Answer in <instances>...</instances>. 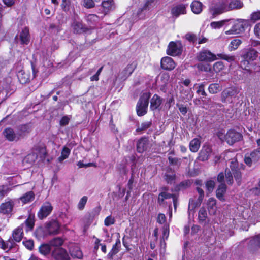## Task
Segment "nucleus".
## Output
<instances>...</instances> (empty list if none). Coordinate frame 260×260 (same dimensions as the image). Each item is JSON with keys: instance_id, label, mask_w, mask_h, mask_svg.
<instances>
[{"instance_id": "7c9ffc66", "label": "nucleus", "mask_w": 260, "mask_h": 260, "mask_svg": "<svg viewBox=\"0 0 260 260\" xmlns=\"http://www.w3.org/2000/svg\"><path fill=\"white\" fill-rule=\"evenodd\" d=\"M167 53L171 56H176L179 54V48L176 42L172 41L169 43Z\"/></svg>"}, {"instance_id": "6e6552de", "label": "nucleus", "mask_w": 260, "mask_h": 260, "mask_svg": "<svg viewBox=\"0 0 260 260\" xmlns=\"http://www.w3.org/2000/svg\"><path fill=\"white\" fill-rule=\"evenodd\" d=\"M197 59L200 61L212 62L217 59L216 55L208 50H202L197 55Z\"/></svg>"}, {"instance_id": "f8f14e48", "label": "nucleus", "mask_w": 260, "mask_h": 260, "mask_svg": "<svg viewBox=\"0 0 260 260\" xmlns=\"http://www.w3.org/2000/svg\"><path fill=\"white\" fill-rule=\"evenodd\" d=\"M173 199L174 209H177V198L174 194H171L167 192H161L159 193L157 199V203L160 206H164L165 204V200L169 199Z\"/></svg>"}, {"instance_id": "f03ea898", "label": "nucleus", "mask_w": 260, "mask_h": 260, "mask_svg": "<svg viewBox=\"0 0 260 260\" xmlns=\"http://www.w3.org/2000/svg\"><path fill=\"white\" fill-rule=\"evenodd\" d=\"M101 210L100 206L94 207L89 210L82 219V222L85 226H89L100 214Z\"/></svg>"}, {"instance_id": "423d86ee", "label": "nucleus", "mask_w": 260, "mask_h": 260, "mask_svg": "<svg viewBox=\"0 0 260 260\" xmlns=\"http://www.w3.org/2000/svg\"><path fill=\"white\" fill-rule=\"evenodd\" d=\"M210 11L213 16L229 11L228 1L221 0L219 1L210 8Z\"/></svg>"}, {"instance_id": "79ce46f5", "label": "nucleus", "mask_w": 260, "mask_h": 260, "mask_svg": "<svg viewBox=\"0 0 260 260\" xmlns=\"http://www.w3.org/2000/svg\"><path fill=\"white\" fill-rule=\"evenodd\" d=\"M192 11L195 14H199L202 11V4L199 1H194L191 5Z\"/></svg>"}, {"instance_id": "4be33fe9", "label": "nucleus", "mask_w": 260, "mask_h": 260, "mask_svg": "<svg viewBox=\"0 0 260 260\" xmlns=\"http://www.w3.org/2000/svg\"><path fill=\"white\" fill-rule=\"evenodd\" d=\"M236 79L238 80H251L253 75L252 72L250 69L239 70L236 71Z\"/></svg>"}, {"instance_id": "680f3d73", "label": "nucleus", "mask_w": 260, "mask_h": 260, "mask_svg": "<svg viewBox=\"0 0 260 260\" xmlns=\"http://www.w3.org/2000/svg\"><path fill=\"white\" fill-rule=\"evenodd\" d=\"M115 218L111 215H109L106 217L104 220V224L106 226H109L115 223Z\"/></svg>"}, {"instance_id": "052dcab7", "label": "nucleus", "mask_w": 260, "mask_h": 260, "mask_svg": "<svg viewBox=\"0 0 260 260\" xmlns=\"http://www.w3.org/2000/svg\"><path fill=\"white\" fill-rule=\"evenodd\" d=\"M224 68V65L222 61H217L213 65V70L216 72H219L222 71Z\"/></svg>"}, {"instance_id": "338daca9", "label": "nucleus", "mask_w": 260, "mask_h": 260, "mask_svg": "<svg viewBox=\"0 0 260 260\" xmlns=\"http://www.w3.org/2000/svg\"><path fill=\"white\" fill-rule=\"evenodd\" d=\"M260 20V11L254 12L250 15V20L255 22Z\"/></svg>"}, {"instance_id": "2f4dec72", "label": "nucleus", "mask_w": 260, "mask_h": 260, "mask_svg": "<svg viewBox=\"0 0 260 260\" xmlns=\"http://www.w3.org/2000/svg\"><path fill=\"white\" fill-rule=\"evenodd\" d=\"M248 247L255 250L260 248V234L253 237L249 241Z\"/></svg>"}, {"instance_id": "c9c22d12", "label": "nucleus", "mask_w": 260, "mask_h": 260, "mask_svg": "<svg viewBox=\"0 0 260 260\" xmlns=\"http://www.w3.org/2000/svg\"><path fill=\"white\" fill-rule=\"evenodd\" d=\"M258 57V52L254 49H249L244 55V57L248 60L254 61Z\"/></svg>"}, {"instance_id": "4468645a", "label": "nucleus", "mask_w": 260, "mask_h": 260, "mask_svg": "<svg viewBox=\"0 0 260 260\" xmlns=\"http://www.w3.org/2000/svg\"><path fill=\"white\" fill-rule=\"evenodd\" d=\"M149 146L150 142L148 138L146 137H142L137 142L136 150L138 153H143L147 150Z\"/></svg>"}, {"instance_id": "09e8293b", "label": "nucleus", "mask_w": 260, "mask_h": 260, "mask_svg": "<svg viewBox=\"0 0 260 260\" xmlns=\"http://www.w3.org/2000/svg\"><path fill=\"white\" fill-rule=\"evenodd\" d=\"M225 180L226 183L229 185H232L233 184V175L231 171L229 169H226L225 170Z\"/></svg>"}, {"instance_id": "f257e3e1", "label": "nucleus", "mask_w": 260, "mask_h": 260, "mask_svg": "<svg viewBox=\"0 0 260 260\" xmlns=\"http://www.w3.org/2000/svg\"><path fill=\"white\" fill-rule=\"evenodd\" d=\"M151 95V94L150 92H146L140 96L136 108L138 116H143L147 113Z\"/></svg>"}, {"instance_id": "6e6d98bb", "label": "nucleus", "mask_w": 260, "mask_h": 260, "mask_svg": "<svg viewBox=\"0 0 260 260\" xmlns=\"http://www.w3.org/2000/svg\"><path fill=\"white\" fill-rule=\"evenodd\" d=\"M134 181V176L133 173H132V175L128 181V183H127V187H128L129 190L127 191V194L125 197L126 199H127L128 196L130 194L131 192L132 191V190L133 189V184Z\"/></svg>"}, {"instance_id": "20e7f679", "label": "nucleus", "mask_w": 260, "mask_h": 260, "mask_svg": "<svg viewBox=\"0 0 260 260\" xmlns=\"http://www.w3.org/2000/svg\"><path fill=\"white\" fill-rule=\"evenodd\" d=\"M225 141L230 145H233L236 142L241 141L243 139L242 135L233 129L228 131L224 136Z\"/></svg>"}, {"instance_id": "37998d69", "label": "nucleus", "mask_w": 260, "mask_h": 260, "mask_svg": "<svg viewBox=\"0 0 260 260\" xmlns=\"http://www.w3.org/2000/svg\"><path fill=\"white\" fill-rule=\"evenodd\" d=\"M169 235V226L168 224H165L162 227V238L160 239V244L164 243V245H166L165 240H167Z\"/></svg>"}, {"instance_id": "9b49d317", "label": "nucleus", "mask_w": 260, "mask_h": 260, "mask_svg": "<svg viewBox=\"0 0 260 260\" xmlns=\"http://www.w3.org/2000/svg\"><path fill=\"white\" fill-rule=\"evenodd\" d=\"M239 91L236 87H230L224 89L221 93V101L225 103L230 98L236 96Z\"/></svg>"}, {"instance_id": "39448f33", "label": "nucleus", "mask_w": 260, "mask_h": 260, "mask_svg": "<svg viewBox=\"0 0 260 260\" xmlns=\"http://www.w3.org/2000/svg\"><path fill=\"white\" fill-rule=\"evenodd\" d=\"M53 207L50 202L46 201L41 205L37 213V217L40 220H43L48 217L52 212Z\"/></svg>"}, {"instance_id": "13d9d810", "label": "nucleus", "mask_w": 260, "mask_h": 260, "mask_svg": "<svg viewBox=\"0 0 260 260\" xmlns=\"http://www.w3.org/2000/svg\"><path fill=\"white\" fill-rule=\"evenodd\" d=\"M228 21V20H223L220 21L212 22L211 23L210 25L214 29L220 28L223 26Z\"/></svg>"}, {"instance_id": "69168bd1", "label": "nucleus", "mask_w": 260, "mask_h": 260, "mask_svg": "<svg viewBox=\"0 0 260 260\" xmlns=\"http://www.w3.org/2000/svg\"><path fill=\"white\" fill-rule=\"evenodd\" d=\"M119 252V250L115 247V245H113L112 249L109 251L107 254L108 258L112 259L114 255L116 254Z\"/></svg>"}, {"instance_id": "bf43d9fd", "label": "nucleus", "mask_w": 260, "mask_h": 260, "mask_svg": "<svg viewBox=\"0 0 260 260\" xmlns=\"http://www.w3.org/2000/svg\"><path fill=\"white\" fill-rule=\"evenodd\" d=\"M88 198L87 196H83L79 201L78 204V208L80 210L84 209L85 206L87 202Z\"/></svg>"}, {"instance_id": "a211bd4d", "label": "nucleus", "mask_w": 260, "mask_h": 260, "mask_svg": "<svg viewBox=\"0 0 260 260\" xmlns=\"http://www.w3.org/2000/svg\"><path fill=\"white\" fill-rule=\"evenodd\" d=\"M196 190L199 193V197L196 201L192 199H190L189 200V207H191L194 209L201 205L204 199L205 194L204 190L200 187H196Z\"/></svg>"}, {"instance_id": "ea45409f", "label": "nucleus", "mask_w": 260, "mask_h": 260, "mask_svg": "<svg viewBox=\"0 0 260 260\" xmlns=\"http://www.w3.org/2000/svg\"><path fill=\"white\" fill-rule=\"evenodd\" d=\"M71 153V149L66 146H64L61 151L60 156L58 158L59 162H62L68 158Z\"/></svg>"}, {"instance_id": "e2e57ef3", "label": "nucleus", "mask_w": 260, "mask_h": 260, "mask_svg": "<svg viewBox=\"0 0 260 260\" xmlns=\"http://www.w3.org/2000/svg\"><path fill=\"white\" fill-rule=\"evenodd\" d=\"M9 191V189L5 185L0 186V200L2 199L7 194Z\"/></svg>"}, {"instance_id": "f3484780", "label": "nucleus", "mask_w": 260, "mask_h": 260, "mask_svg": "<svg viewBox=\"0 0 260 260\" xmlns=\"http://www.w3.org/2000/svg\"><path fill=\"white\" fill-rule=\"evenodd\" d=\"M33 151L42 160H44L47 156L46 147L44 143H39L34 145Z\"/></svg>"}, {"instance_id": "864d4df0", "label": "nucleus", "mask_w": 260, "mask_h": 260, "mask_svg": "<svg viewBox=\"0 0 260 260\" xmlns=\"http://www.w3.org/2000/svg\"><path fill=\"white\" fill-rule=\"evenodd\" d=\"M215 186V183L212 180H207L205 183L206 189L208 193H211L213 191Z\"/></svg>"}, {"instance_id": "4d7b16f0", "label": "nucleus", "mask_w": 260, "mask_h": 260, "mask_svg": "<svg viewBox=\"0 0 260 260\" xmlns=\"http://www.w3.org/2000/svg\"><path fill=\"white\" fill-rule=\"evenodd\" d=\"M169 78V75L168 73H161L157 77L155 81H168Z\"/></svg>"}, {"instance_id": "774afa93", "label": "nucleus", "mask_w": 260, "mask_h": 260, "mask_svg": "<svg viewBox=\"0 0 260 260\" xmlns=\"http://www.w3.org/2000/svg\"><path fill=\"white\" fill-rule=\"evenodd\" d=\"M71 0H62L61 7L64 11L67 12L69 10Z\"/></svg>"}, {"instance_id": "2eb2a0df", "label": "nucleus", "mask_w": 260, "mask_h": 260, "mask_svg": "<svg viewBox=\"0 0 260 260\" xmlns=\"http://www.w3.org/2000/svg\"><path fill=\"white\" fill-rule=\"evenodd\" d=\"M2 134L5 139L9 142L18 141L19 140V137L17 133H16L13 128L10 127L5 128Z\"/></svg>"}, {"instance_id": "bb28decb", "label": "nucleus", "mask_w": 260, "mask_h": 260, "mask_svg": "<svg viewBox=\"0 0 260 260\" xmlns=\"http://www.w3.org/2000/svg\"><path fill=\"white\" fill-rule=\"evenodd\" d=\"M31 126L29 123L21 124L18 126L17 135L21 138H24L26 134H28L30 131Z\"/></svg>"}, {"instance_id": "49530a36", "label": "nucleus", "mask_w": 260, "mask_h": 260, "mask_svg": "<svg viewBox=\"0 0 260 260\" xmlns=\"http://www.w3.org/2000/svg\"><path fill=\"white\" fill-rule=\"evenodd\" d=\"M217 56L219 58L226 60L228 62H234L236 60V57L234 55H231L224 53L217 54Z\"/></svg>"}, {"instance_id": "aec40b11", "label": "nucleus", "mask_w": 260, "mask_h": 260, "mask_svg": "<svg viewBox=\"0 0 260 260\" xmlns=\"http://www.w3.org/2000/svg\"><path fill=\"white\" fill-rule=\"evenodd\" d=\"M249 25V20L247 19H238L233 25L238 34L244 32L245 28Z\"/></svg>"}, {"instance_id": "0e129e2a", "label": "nucleus", "mask_w": 260, "mask_h": 260, "mask_svg": "<svg viewBox=\"0 0 260 260\" xmlns=\"http://www.w3.org/2000/svg\"><path fill=\"white\" fill-rule=\"evenodd\" d=\"M23 244L25 247L29 250H32L34 247V242L33 240H28L23 241Z\"/></svg>"}, {"instance_id": "473e14b6", "label": "nucleus", "mask_w": 260, "mask_h": 260, "mask_svg": "<svg viewBox=\"0 0 260 260\" xmlns=\"http://www.w3.org/2000/svg\"><path fill=\"white\" fill-rule=\"evenodd\" d=\"M35 215L30 214L24 222L26 226V231H32L33 230L35 226Z\"/></svg>"}, {"instance_id": "603ef678", "label": "nucleus", "mask_w": 260, "mask_h": 260, "mask_svg": "<svg viewBox=\"0 0 260 260\" xmlns=\"http://www.w3.org/2000/svg\"><path fill=\"white\" fill-rule=\"evenodd\" d=\"M63 244V240L59 237L54 238L50 241V244L54 247H61L60 246Z\"/></svg>"}, {"instance_id": "4c0bfd02", "label": "nucleus", "mask_w": 260, "mask_h": 260, "mask_svg": "<svg viewBox=\"0 0 260 260\" xmlns=\"http://www.w3.org/2000/svg\"><path fill=\"white\" fill-rule=\"evenodd\" d=\"M201 142L198 138L192 140L189 144L190 150L192 152H196L198 151L200 146Z\"/></svg>"}, {"instance_id": "a18cd8bd", "label": "nucleus", "mask_w": 260, "mask_h": 260, "mask_svg": "<svg viewBox=\"0 0 260 260\" xmlns=\"http://www.w3.org/2000/svg\"><path fill=\"white\" fill-rule=\"evenodd\" d=\"M241 43L242 41L241 40L238 39H234L230 42L228 46L229 50L232 51L236 50Z\"/></svg>"}, {"instance_id": "ddd939ff", "label": "nucleus", "mask_w": 260, "mask_h": 260, "mask_svg": "<svg viewBox=\"0 0 260 260\" xmlns=\"http://www.w3.org/2000/svg\"><path fill=\"white\" fill-rule=\"evenodd\" d=\"M14 202L12 199L2 203L0 205V213L5 215H11L14 207Z\"/></svg>"}, {"instance_id": "cd10ccee", "label": "nucleus", "mask_w": 260, "mask_h": 260, "mask_svg": "<svg viewBox=\"0 0 260 260\" xmlns=\"http://www.w3.org/2000/svg\"><path fill=\"white\" fill-rule=\"evenodd\" d=\"M227 187L225 183H221L218 185L216 191V196L218 199L221 201H225L224 194L226 191Z\"/></svg>"}, {"instance_id": "0eeeda50", "label": "nucleus", "mask_w": 260, "mask_h": 260, "mask_svg": "<svg viewBox=\"0 0 260 260\" xmlns=\"http://www.w3.org/2000/svg\"><path fill=\"white\" fill-rule=\"evenodd\" d=\"M52 257L55 260H70L67 251L62 247L55 248L51 252Z\"/></svg>"}, {"instance_id": "412c9836", "label": "nucleus", "mask_w": 260, "mask_h": 260, "mask_svg": "<svg viewBox=\"0 0 260 260\" xmlns=\"http://www.w3.org/2000/svg\"><path fill=\"white\" fill-rule=\"evenodd\" d=\"M176 63L173 59L166 56L161 58L160 61L161 68L166 70H172L176 67Z\"/></svg>"}, {"instance_id": "e433bc0d", "label": "nucleus", "mask_w": 260, "mask_h": 260, "mask_svg": "<svg viewBox=\"0 0 260 260\" xmlns=\"http://www.w3.org/2000/svg\"><path fill=\"white\" fill-rule=\"evenodd\" d=\"M51 250V246L49 244L43 243L40 245L39 247V252L44 256L48 255Z\"/></svg>"}, {"instance_id": "72a5a7b5", "label": "nucleus", "mask_w": 260, "mask_h": 260, "mask_svg": "<svg viewBox=\"0 0 260 260\" xmlns=\"http://www.w3.org/2000/svg\"><path fill=\"white\" fill-rule=\"evenodd\" d=\"M104 12L106 13L115 9L114 3L112 0L104 1L102 3Z\"/></svg>"}, {"instance_id": "de8ad7c7", "label": "nucleus", "mask_w": 260, "mask_h": 260, "mask_svg": "<svg viewBox=\"0 0 260 260\" xmlns=\"http://www.w3.org/2000/svg\"><path fill=\"white\" fill-rule=\"evenodd\" d=\"M12 241V240L9 239L7 242V243H6L4 240L0 237V247L3 250H6L9 246V250L11 249L13 247Z\"/></svg>"}, {"instance_id": "9d476101", "label": "nucleus", "mask_w": 260, "mask_h": 260, "mask_svg": "<svg viewBox=\"0 0 260 260\" xmlns=\"http://www.w3.org/2000/svg\"><path fill=\"white\" fill-rule=\"evenodd\" d=\"M230 168L238 185H240L242 182V173L239 168L238 162L232 161L230 165Z\"/></svg>"}, {"instance_id": "f704fd0d", "label": "nucleus", "mask_w": 260, "mask_h": 260, "mask_svg": "<svg viewBox=\"0 0 260 260\" xmlns=\"http://www.w3.org/2000/svg\"><path fill=\"white\" fill-rule=\"evenodd\" d=\"M243 6V3L239 0H232L230 3H228L229 11L240 9L242 8Z\"/></svg>"}, {"instance_id": "1a4fd4ad", "label": "nucleus", "mask_w": 260, "mask_h": 260, "mask_svg": "<svg viewBox=\"0 0 260 260\" xmlns=\"http://www.w3.org/2000/svg\"><path fill=\"white\" fill-rule=\"evenodd\" d=\"M45 229L49 235H57L59 233L60 224L56 219H52L45 224Z\"/></svg>"}, {"instance_id": "58836bf2", "label": "nucleus", "mask_w": 260, "mask_h": 260, "mask_svg": "<svg viewBox=\"0 0 260 260\" xmlns=\"http://www.w3.org/2000/svg\"><path fill=\"white\" fill-rule=\"evenodd\" d=\"M207 218V213L206 209L202 207H201L198 212V220L200 223H202L205 222Z\"/></svg>"}, {"instance_id": "5fc2aeb1", "label": "nucleus", "mask_w": 260, "mask_h": 260, "mask_svg": "<svg viewBox=\"0 0 260 260\" xmlns=\"http://www.w3.org/2000/svg\"><path fill=\"white\" fill-rule=\"evenodd\" d=\"M198 69L201 71L211 72V68L209 64L200 63L197 65Z\"/></svg>"}, {"instance_id": "8fccbe9b", "label": "nucleus", "mask_w": 260, "mask_h": 260, "mask_svg": "<svg viewBox=\"0 0 260 260\" xmlns=\"http://www.w3.org/2000/svg\"><path fill=\"white\" fill-rule=\"evenodd\" d=\"M34 234L37 239L43 238L45 236V230L43 227L39 226L36 228Z\"/></svg>"}, {"instance_id": "a878e982", "label": "nucleus", "mask_w": 260, "mask_h": 260, "mask_svg": "<svg viewBox=\"0 0 260 260\" xmlns=\"http://www.w3.org/2000/svg\"><path fill=\"white\" fill-rule=\"evenodd\" d=\"M30 36L29 34V29L27 27H25L19 35V39L21 44L27 45L30 41Z\"/></svg>"}, {"instance_id": "c85d7f7f", "label": "nucleus", "mask_w": 260, "mask_h": 260, "mask_svg": "<svg viewBox=\"0 0 260 260\" xmlns=\"http://www.w3.org/2000/svg\"><path fill=\"white\" fill-rule=\"evenodd\" d=\"M207 204L209 214L214 215L217 211L216 200L214 198H210Z\"/></svg>"}, {"instance_id": "c03bdc74", "label": "nucleus", "mask_w": 260, "mask_h": 260, "mask_svg": "<svg viewBox=\"0 0 260 260\" xmlns=\"http://www.w3.org/2000/svg\"><path fill=\"white\" fill-rule=\"evenodd\" d=\"M208 90L210 93H217L222 90V86L218 83H212L209 85Z\"/></svg>"}, {"instance_id": "b1692460", "label": "nucleus", "mask_w": 260, "mask_h": 260, "mask_svg": "<svg viewBox=\"0 0 260 260\" xmlns=\"http://www.w3.org/2000/svg\"><path fill=\"white\" fill-rule=\"evenodd\" d=\"M162 99L157 94L153 95L150 100V109L154 111L159 109V107L162 104Z\"/></svg>"}, {"instance_id": "393cba45", "label": "nucleus", "mask_w": 260, "mask_h": 260, "mask_svg": "<svg viewBox=\"0 0 260 260\" xmlns=\"http://www.w3.org/2000/svg\"><path fill=\"white\" fill-rule=\"evenodd\" d=\"M164 179L168 184H172L176 179L175 171L168 167L164 175Z\"/></svg>"}, {"instance_id": "c756f323", "label": "nucleus", "mask_w": 260, "mask_h": 260, "mask_svg": "<svg viewBox=\"0 0 260 260\" xmlns=\"http://www.w3.org/2000/svg\"><path fill=\"white\" fill-rule=\"evenodd\" d=\"M23 231L22 226H19L13 230L12 237L13 240L16 242H20L23 237Z\"/></svg>"}, {"instance_id": "a19ab883", "label": "nucleus", "mask_w": 260, "mask_h": 260, "mask_svg": "<svg viewBox=\"0 0 260 260\" xmlns=\"http://www.w3.org/2000/svg\"><path fill=\"white\" fill-rule=\"evenodd\" d=\"M35 199V193L32 191H30L25 193L21 197V200L24 203H27L33 201Z\"/></svg>"}, {"instance_id": "5701e85b", "label": "nucleus", "mask_w": 260, "mask_h": 260, "mask_svg": "<svg viewBox=\"0 0 260 260\" xmlns=\"http://www.w3.org/2000/svg\"><path fill=\"white\" fill-rule=\"evenodd\" d=\"M69 252L73 258L79 259H82L83 258V253L80 247L77 245L71 246L69 249Z\"/></svg>"}, {"instance_id": "dca6fc26", "label": "nucleus", "mask_w": 260, "mask_h": 260, "mask_svg": "<svg viewBox=\"0 0 260 260\" xmlns=\"http://www.w3.org/2000/svg\"><path fill=\"white\" fill-rule=\"evenodd\" d=\"M137 67L136 62H133L128 64L124 69L119 73L118 78L120 80H126L127 78L132 74Z\"/></svg>"}, {"instance_id": "3c124183", "label": "nucleus", "mask_w": 260, "mask_h": 260, "mask_svg": "<svg viewBox=\"0 0 260 260\" xmlns=\"http://www.w3.org/2000/svg\"><path fill=\"white\" fill-rule=\"evenodd\" d=\"M152 125L151 121L144 122L141 123L140 126H138L136 131L137 132H141L149 128Z\"/></svg>"}, {"instance_id": "7ed1b4c3", "label": "nucleus", "mask_w": 260, "mask_h": 260, "mask_svg": "<svg viewBox=\"0 0 260 260\" xmlns=\"http://www.w3.org/2000/svg\"><path fill=\"white\" fill-rule=\"evenodd\" d=\"M71 27L74 34H81L88 30V27L82 23L78 15L74 16L72 19Z\"/></svg>"}, {"instance_id": "6ab92c4d", "label": "nucleus", "mask_w": 260, "mask_h": 260, "mask_svg": "<svg viewBox=\"0 0 260 260\" xmlns=\"http://www.w3.org/2000/svg\"><path fill=\"white\" fill-rule=\"evenodd\" d=\"M212 151V148L209 145H204L199 153L198 157V160L202 161L207 160Z\"/></svg>"}]
</instances>
